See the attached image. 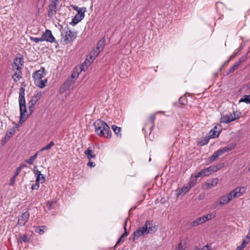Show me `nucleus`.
Returning <instances> with one entry per match:
<instances>
[{
    "instance_id": "obj_22",
    "label": "nucleus",
    "mask_w": 250,
    "mask_h": 250,
    "mask_svg": "<svg viewBox=\"0 0 250 250\" xmlns=\"http://www.w3.org/2000/svg\"><path fill=\"white\" fill-rule=\"evenodd\" d=\"M204 222H205L203 216L200 217L191 223V226L192 227H195L198 225L202 224Z\"/></svg>"
},
{
    "instance_id": "obj_39",
    "label": "nucleus",
    "mask_w": 250,
    "mask_h": 250,
    "mask_svg": "<svg viewBox=\"0 0 250 250\" xmlns=\"http://www.w3.org/2000/svg\"><path fill=\"white\" fill-rule=\"evenodd\" d=\"M128 219V218H126L124 222V229L125 230V232L122 235V237H125L127 236L128 234V233L127 232V230H126V224H127Z\"/></svg>"
},
{
    "instance_id": "obj_42",
    "label": "nucleus",
    "mask_w": 250,
    "mask_h": 250,
    "mask_svg": "<svg viewBox=\"0 0 250 250\" xmlns=\"http://www.w3.org/2000/svg\"><path fill=\"white\" fill-rule=\"evenodd\" d=\"M197 183V180L195 178L190 180V181L188 183V186H189V188L190 189L193 187Z\"/></svg>"
},
{
    "instance_id": "obj_5",
    "label": "nucleus",
    "mask_w": 250,
    "mask_h": 250,
    "mask_svg": "<svg viewBox=\"0 0 250 250\" xmlns=\"http://www.w3.org/2000/svg\"><path fill=\"white\" fill-rule=\"evenodd\" d=\"M66 28H67V30L66 31L65 35L62 37L61 40V42H62L63 44L73 41L77 37V32H72L70 30H69L68 26L65 28V29Z\"/></svg>"
},
{
    "instance_id": "obj_1",
    "label": "nucleus",
    "mask_w": 250,
    "mask_h": 250,
    "mask_svg": "<svg viewBox=\"0 0 250 250\" xmlns=\"http://www.w3.org/2000/svg\"><path fill=\"white\" fill-rule=\"evenodd\" d=\"M25 89L21 87L19 90V105L20 111V120L21 123L25 122L28 118L29 115L32 114L33 108L35 104L41 99L42 95L40 93H37L36 94L32 96L30 100L28 102V113L26 108L25 100L24 98Z\"/></svg>"
},
{
    "instance_id": "obj_17",
    "label": "nucleus",
    "mask_w": 250,
    "mask_h": 250,
    "mask_svg": "<svg viewBox=\"0 0 250 250\" xmlns=\"http://www.w3.org/2000/svg\"><path fill=\"white\" fill-rule=\"evenodd\" d=\"M15 71L14 74L12 76V78L15 82H18L21 78V70H13Z\"/></svg>"
},
{
    "instance_id": "obj_34",
    "label": "nucleus",
    "mask_w": 250,
    "mask_h": 250,
    "mask_svg": "<svg viewBox=\"0 0 250 250\" xmlns=\"http://www.w3.org/2000/svg\"><path fill=\"white\" fill-rule=\"evenodd\" d=\"M38 155V153H36L33 156H31L29 159L26 161V162L29 165H32L33 164L34 161L37 158Z\"/></svg>"
},
{
    "instance_id": "obj_43",
    "label": "nucleus",
    "mask_w": 250,
    "mask_h": 250,
    "mask_svg": "<svg viewBox=\"0 0 250 250\" xmlns=\"http://www.w3.org/2000/svg\"><path fill=\"white\" fill-rule=\"evenodd\" d=\"M30 40L31 41H34L36 43H38L39 42H43V38H42V37L41 38H37V37H30Z\"/></svg>"
},
{
    "instance_id": "obj_26",
    "label": "nucleus",
    "mask_w": 250,
    "mask_h": 250,
    "mask_svg": "<svg viewBox=\"0 0 250 250\" xmlns=\"http://www.w3.org/2000/svg\"><path fill=\"white\" fill-rule=\"evenodd\" d=\"M74 80L72 78H68L63 83V87L65 89L69 88L71 85L74 83Z\"/></svg>"
},
{
    "instance_id": "obj_56",
    "label": "nucleus",
    "mask_w": 250,
    "mask_h": 250,
    "mask_svg": "<svg viewBox=\"0 0 250 250\" xmlns=\"http://www.w3.org/2000/svg\"><path fill=\"white\" fill-rule=\"evenodd\" d=\"M87 166L88 167H94L95 166V164L94 162H91L90 161H89L88 163H87Z\"/></svg>"
},
{
    "instance_id": "obj_41",
    "label": "nucleus",
    "mask_w": 250,
    "mask_h": 250,
    "mask_svg": "<svg viewBox=\"0 0 250 250\" xmlns=\"http://www.w3.org/2000/svg\"><path fill=\"white\" fill-rule=\"evenodd\" d=\"M26 167V165H24V164H22V165H21V166H20L19 167H18L17 168H16V171H15V175L18 176L20 172H21V170L24 167Z\"/></svg>"
},
{
    "instance_id": "obj_44",
    "label": "nucleus",
    "mask_w": 250,
    "mask_h": 250,
    "mask_svg": "<svg viewBox=\"0 0 250 250\" xmlns=\"http://www.w3.org/2000/svg\"><path fill=\"white\" fill-rule=\"evenodd\" d=\"M201 171L202 172L203 177L208 176L209 174H210L209 172V170H208V168L207 167L205 169H203L201 170Z\"/></svg>"
},
{
    "instance_id": "obj_11",
    "label": "nucleus",
    "mask_w": 250,
    "mask_h": 250,
    "mask_svg": "<svg viewBox=\"0 0 250 250\" xmlns=\"http://www.w3.org/2000/svg\"><path fill=\"white\" fill-rule=\"evenodd\" d=\"M101 51V49H99V47H96L90 52L89 55V58L90 60H88L89 63H91V62H93V61L98 56Z\"/></svg>"
},
{
    "instance_id": "obj_53",
    "label": "nucleus",
    "mask_w": 250,
    "mask_h": 250,
    "mask_svg": "<svg viewBox=\"0 0 250 250\" xmlns=\"http://www.w3.org/2000/svg\"><path fill=\"white\" fill-rule=\"evenodd\" d=\"M197 250H211V248L208 245L203 247L202 248L198 249Z\"/></svg>"
},
{
    "instance_id": "obj_24",
    "label": "nucleus",
    "mask_w": 250,
    "mask_h": 250,
    "mask_svg": "<svg viewBox=\"0 0 250 250\" xmlns=\"http://www.w3.org/2000/svg\"><path fill=\"white\" fill-rule=\"evenodd\" d=\"M111 128L113 129L114 133L117 135L118 137H121L122 135L121 133V128L118 127L115 125H112Z\"/></svg>"
},
{
    "instance_id": "obj_61",
    "label": "nucleus",
    "mask_w": 250,
    "mask_h": 250,
    "mask_svg": "<svg viewBox=\"0 0 250 250\" xmlns=\"http://www.w3.org/2000/svg\"><path fill=\"white\" fill-rule=\"evenodd\" d=\"M222 149L224 151V153H226V152H229L230 151V150L229 149V148L227 147V146L222 148Z\"/></svg>"
},
{
    "instance_id": "obj_25",
    "label": "nucleus",
    "mask_w": 250,
    "mask_h": 250,
    "mask_svg": "<svg viewBox=\"0 0 250 250\" xmlns=\"http://www.w3.org/2000/svg\"><path fill=\"white\" fill-rule=\"evenodd\" d=\"M45 229H46V227L45 226L37 227L35 229V231L40 235H42L43 234Z\"/></svg>"
},
{
    "instance_id": "obj_57",
    "label": "nucleus",
    "mask_w": 250,
    "mask_h": 250,
    "mask_svg": "<svg viewBox=\"0 0 250 250\" xmlns=\"http://www.w3.org/2000/svg\"><path fill=\"white\" fill-rule=\"evenodd\" d=\"M201 176H202L203 177V175H202V172L201 171H200L199 172H198L196 175H195L194 176V178L195 179L198 178V177H200Z\"/></svg>"
},
{
    "instance_id": "obj_59",
    "label": "nucleus",
    "mask_w": 250,
    "mask_h": 250,
    "mask_svg": "<svg viewBox=\"0 0 250 250\" xmlns=\"http://www.w3.org/2000/svg\"><path fill=\"white\" fill-rule=\"evenodd\" d=\"M222 149L224 151V153H226V152H229L230 151V150L229 149V148L227 147V146L222 148Z\"/></svg>"
},
{
    "instance_id": "obj_19",
    "label": "nucleus",
    "mask_w": 250,
    "mask_h": 250,
    "mask_svg": "<svg viewBox=\"0 0 250 250\" xmlns=\"http://www.w3.org/2000/svg\"><path fill=\"white\" fill-rule=\"evenodd\" d=\"M218 180L217 178L213 179L211 182H208L205 184L207 189H209L211 187L216 186L218 183Z\"/></svg>"
},
{
    "instance_id": "obj_28",
    "label": "nucleus",
    "mask_w": 250,
    "mask_h": 250,
    "mask_svg": "<svg viewBox=\"0 0 250 250\" xmlns=\"http://www.w3.org/2000/svg\"><path fill=\"white\" fill-rule=\"evenodd\" d=\"M239 103L244 102L246 104H250V95H245L243 98L239 100Z\"/></svg>"
},
{
    "instance_id": "obj_58",
    "label": "nucleus",
    "mask_w": 250,
    "mask_h": 250,
    "mask_svg": "<svg viewBox=\"0 0 250 250\" xmlns=\"http://www.w3.org/2000/svg\"><path fill=\"white\" fill-rule=\"evenodd\" d=\"M71 7L74 10L76 11H78L80 9V8H79L78 6L75 5H72Z\"/></svg>"
},
{
    "instance_id": "obj_48",
    "label": "nucleus",
    "mask_w": 250,
    "mask_h": 250,
    "mask_svg": "<svg viewBox=\"0 0 250 250\" xmlns=\"http://www.w3.org/2000/svg\"><path fill=\"white\" fill-rule=\"evenodd\" d=\"M227 197L229 199V201H231L233 198H235L236 197H233V191H231L228 195H226Z\"/></svg>"
},
{
    "instance_id": "obj_10",
    "label": "nucleus",
    "mask_w": 250,
    "mask_h": 250,
    "mask_svg": "<svg viewBox=\"0 0 250 250\" xmlns=\"http://www.w3.org/2000/svg\"><path fill=\"white\" fill-rule=\"evenodd\" d=\"M220 131L221 126L219 125H216L209 131V137L212 138L218 137L219 135Z\"/></svg>"
},
{
    "instance_id": "obj_16",
    "label": "nucleus",
    "mask_w": 250,
    "mask_h": 250,
    "mask_svg": "<svg viewBox=\"0 0 250 250\" xmlns=\"http://www.w3.org/2000/svg\"><path fill=\"white\" fill-rule=\"evenodd\" d=\"M84 154L87 156V158L90 160L91 159H94L95 158L96 155L94 153V151L88 147L87 150L84 151Z\"/></svg>"
},
{
    "instance_id": "obj_45",
    "label": "nucleus",
    "mask_w": 250,
    "mask_h": 250,
    "mask_svg": "<svg viewBox=\"0 0 250 250\" xmlns=\"http://www.w3.org/2000/svg\"><path fill=\"white\" fill-rule=\"evenodd\" d=\"M179 103L181 105H185L187 103L186 97L185 96H181L179 98Z\"/></svg>"
},
{
    "instance_id": "obj_51",
    "label": "nucleus",
    "mask_w": 250,
    "mask_h": 250,
    "mask_svg": "<svg viewBox=\"0 0 250 250\" xmlns=\"http://www.w3.org/2000/svg\"><path fill=\"white\" fill-rule=\"evenodd\" d=\"M33 170L34 172V174L36 175V177H37V175H39V174H41V171H40L38 168L37 166H34L33 168Z\"/></svg>"
},
{
    "instance_id": "obj_15",
    "label": "nucleus",
    "mask_w": 250,
    "mask_h": 250,
    "mask_svg": "<svg viewBox=\"0 0 250 250\" xmlns=\"http://www.w3.org/2000/svg\"><path fill=\"white\" fill-rule=\"evenodd\" d=\"M190 189V188H189V186L188 185L184 186L181 188L177 189L176 190L177 194L178 196L184 195L187 193Z\"/></svg>"
},
{
    "instance_id": "obj_33",
    "label": "nucleus",
    "mask_w": 250,
    "mask_h": 250,
    "mask_svg": "<svg viewBox=\"0 0 250 250\" xmlns=\"http://www.w3.org/2000/svg\"><path fill=\"white\" fill-rule=\"evenodd\" d=\"M30 238L27 237L26 235H23L21 238L18 240V243H22L28 242Z\"/></svg>"
},
{
    "instance_id": "obj_12",
    "label": "nucleus",
    "mask_w": 250,
    "mask_h": 250,
    "mask_svg": "<svg viewBox=\"0 0 250 250\" xmlns=\"http://www.w3.org/2000/svg\"><path fill=\"white\" fill-rule=\"evenodd\" d=\"M29 216V213L28 211L23 213L18 220V224L21 226H24L27 222Z\"/></svg>"
},
{
    "instance_id": "obj_3",
    "label": "nucleus",
    "mask_w": 250,
    "mask_h": 250,
    "mask_svg": "<svg viewBox=\"0 0 250 250\" xmlns=\"http://www.w3.org/2000/svg\"><path fill=\"white\" fill-rule=\"evenodd\" d=\"M94 125L97 135L107 138H111V131L110 130L109 126L105 122L98 119L94 122Z\"/></svg>"
},
{
    "instance_id": "obj_36",
    "label": "nucleus",
    "mask_w": 250,
    "mask_h": 250,
    "mask_svg": "<svg viewBox=\"0 0 250 250\" xmlns=\"http://www.w3.org/2000/svg\"><path fill=\"white\" fill-rule=\"evenodd\" d=\"M55 201H48L45 204L46 207L48 209L50 210L52 208H53L54 205L55 204Z\"/></svg>"
},
{
    "instance_id": "obj_52",
    "label": "nucleus",
    "mask_w": 250,
    "mask_h": 250,
    "mask_svg": "<svg viewBox=\"0 0 250 250\" xmlns=\"http://www.w3.org/2000/svg\"><path fill=\"white\" fill-rule=\"evenodd\" d=\"M224 7V5L221 2H216V10L217 11H218V8L219 7Z\"/></svg>"
},
{
    "instance_id": "obj_47",
    "label": "nucleus",
    "mask_w": 250,
    "mask_h": 250,
    "mask_svg": "<svg viewBox=\"0 0 250 250\" xmlns=\"http://www.w3.org/2000/svg\"><path fill=\"white\" fill-rule=\"evenodd\" d=\"M17 177V175H14L10 179V185L13 186L15 183L16 178Z\"/></svg>"
},
{
    "instance_id": "obj_62",
    "label": "nucleus",
    "mask_w": 250,
    "mask_h": 250,
    "mask_svg": "<svg viewBox=\"0 0 250 250\" xmlns=\"http://www.w3.org/2000/svg\"><path fill=\"white\" fill-rule=\"evenodd\" d=\"M245 240H247L249 242L250 240V230H249V233L247 235Z\"/></svg>"
},
{
    "instance_id": "obj_40",
    "label": "nucleus",
    "mask_w": 250,
    "mask_h": 250,
    "mask_svg": "<svg viewBox=\"0 0 250 250\" xmlns=\"http://www.w3.org/2000/svg\"><path fill=\"white\" fill-rule=\"evenodd\" d=\"M209 138L210 137H206L204 139L201 140L198 143V144L201 146H203L204 145L207 144L208 143Z\"/></svg>"
},
{
    "instance_id": "obj_63",
    "label": "nucleus",
    "mask_w": 250,
    "mask_h": 250,
    "mask_svg": "<svg viewBox=\"0 0 250 250\" xmlns=\"http://www.w3.org/2000/svg\"><path fill=\"white\" fill-rule=\"evenodd\" d=\"M217 151L218 153L219 154V156H221L223 154L225 153L224 152V151L223 150L222 148L218 150Z\"/></svg>"
},
{
    "instance_id": "obj_2",
    "label": "nucleus",
    "mask_w": 250,
    "mask_h": 250,
    "mask_svg": "<svg viewBox=\"0 0 250 250\" xmlns=\"http://www.w3.org/2000/svg\"><path fill=\"white\" fill-rule=\"evenodd\" d=\"M157 229L156 226L152 221L147 220L143 226L140 227L131 234L129 239L134 241L141 236L154 233Z\"/></svg>"
},
{
    "instance_id": "obj_20",
    "label": "nucleus",
    "mask_w": 250,
    "mask_h": 250,
    "mask_svg": "<svg viewBox=\"0 0 250 250\" xmlns=\"http://www.w3.org/2000/svg\"><path fill=\"white\" fill-rule=\"evenodd\" d=\"M216 213L215 211H212L211 213H208L205 215L203 216V217L204 218V222L208 220H209L211 219L212 218H214L216 216Z\"/></svg>"
},
{
    "instance_id": "obj_13",
    "label": "nucleus",
    "mask_w": 250,
    "mask_h": 250,
    "mask_svg": "<svg viewBox=\"0 0 250 250\" xmlns=\"http://www.w3.org/2000/svg\"><path fill=\"white\" fill-rule=\"evenodd\" d=\"M15 132V127H12L10 129H9L6 132V135H5L4 139L1 142V144L4 145L7 141L10 139L11 136L14 134Z\"/></svg>"
},
{
    "instance_id": "obj_55",
    "label": "nucleus",
    "mask_w": 250,
    "mask_h": 250,
    "mask_svg": "<svg viewBox=\"0 0 250 250\" xmlns=\"http://www.w3.org/2000/svg\"><path fill=\"white\" fill-rule=\"evenodd\" d=\"M237 69L236 67L233 65L232 66L229 70V73H231L234 72Z\"/></svg>"
},
{
    "instance_id": "obj_35",
    "label": "nucleus",
    "mask_w": 250,
    "mask_h": 250,
    "mask_svg": "<svg viewBox=\"0 0 250 250\" xmlns=\"http://www.w3.org/2000/svg\"><path fill=\"white\" fill-rule=\"evenodd\" d=\"M155 116L154 115H151L149 117V121L150 122V123L151 124V126L150 127V129H152V128L154 126V120H155Z\"/></svg>"
},
{
    "instance_id": "obj_14",
    "label": "nucleus",
    "mask_w": 250,
    "mask_h": 250,
    "mask_svg": "<svg viewBox=\"0 0 250 250\" xmlns=\"http://www.w3.org/2000/svg\"><path fill=\"white\" fill-rule=\"evenodd\" d=\"M245 188H235L232 191L233 192V197H238L242 195L245 192Z\"/></svg>"
},
{
    "instance_id": "obj_23",
    "label": "nucleus",
    "mask_w": 250,
    "mask_h": 250,
    "mask_svg": "<svg viewBox=\"0 0 250 250\" xmlns=\"http://www.w3.org/2000/svg\"><path fill=\"white\" fill-rule=\"evenodd\" d=\"M222 165L221 164H219L217 165H213L211 166L210 167H208V170H209V172L211 174L212 172H215L217 171L219 169L221 168Z\"/></svg>"
},
{
    "instance_id": "obj_29",
    "label": "nucleus",
    "mask_w": 250,
    "mask_h": 250,
    "mask_svg": "<svg viewBox=\"0 0 250 250\" xmlns=\"http://www.w3.org/2000/svg\"><path fill=\"white\" fill-rule=\"evenodd\" d=\"M45 181V176H43L42 174H39V175H37L36 177V179L35 182H41V183H43Z\"/></svg>"
},
{
    "instance_id": "obj_18",
    "label": "nucleus",
    "mask_w": 250,
    "mask_h": 250,
    "mask_svg": "<svg viewBox=\"0 0 250 250\" xmlns=\"http://www.w3.org/2000/svg\"><path fill=\"white\" fill-rule=\"evenodd\" d=\"M84 17L81 16V15H79L77 14L73 18L71 22H70V24L74 25L81 21L84 18Z\"/></svg>"
},
{
    "instance_id": "obj_49",
    "label": "nucleus",
    "mask_w": 250,
    "mask_h": 250,
    "mask_svg": "<svg viewBox=\"0 0 250 250\" xmlns=\"http://www.w3.org/2000/svg\"><path fill=\"white\" fill-rule=\"evenodd\" d=\"M236 146V143H231L227 146V147L229 148V149L230 150L233 149Z\"/></svg>"
},
{
    "instance_id": "obj_7",
    "label": "nucleus",
    "mask_w": 250,
    "mask_h": 250,
    "mask_svg": "<svg viewBox=\"0 0 250 250\" xmlns=\"http://www.w3.org/2000/svg\"><path fill=\"white\" fill-rule=\"evenodd\" d=\"M239 116L236 115V114L233 112V114L229 113L225 115H223L221 117V122L225 124L229 123L232 121H234L236 119H238Z\"/></svg>"
},
{
    "instance_id": "obj_32",
    "label": "nucleus",
    "mask_w": 250,
    "mask_h": 250,
    "mask_svg": "<svg viewBox=\"0 0 250 250\" xmlns=\"http://www.w3.org/2000/svg\"><path fill=\"white\" fill-rule=\"evenodd\" d=\"M104 45H105V38H103L98 43L97 47H99V49H101V50H102L103 49Z\"/></svg>"
},
{
    "instance_id": "obj_50",
    "label": "nucleus",
    "mask_w": 250,
    "mask_h": 250,
    "mask_svg": "<svg viewBox=\"0 0 250 250\" xmlns=\"http://www.w3.org/2000/svg\"><path fill=\"white\" fill-rule=\"evenodd\" d=\"M39 183V182H36V183L32 186L31 189L32 190L38 189L40 187Z\"/></svg>"
},
{
    "instance_id": "obj_60",
    "label": "nucleus",
    "mask_w": 250,
    "mask_h": 250,
    "mask_svg": "<svg viewBox=\"0 0 250 250\" xmlns=\"http://www.w3.org/2000/svg\"><path fill=\"white\" fill-rule=\"evenodd\" d=\"M222 149L224 151V153H226V152H229L230 151V150L229 149V148L227 147V146L222 148Z\"/></svg>"
},
{
    "instance_id": "obj_38",
    "label": "nucleus",
    "mask_w": 250,
    "mask_h": 250,
    "mask_svg": "<svg viewBox=\"0 0 250 250\" xmlns=\"http://www.w3.org/2000/svg\"><path fill=\"white\" fill-rule=\"evenodd\" d=\"M86 11V8L84 7H81L80 9L77 11V14L79 15H81V16H85V12Z\"/></svg>"
},
{
    "instance_id": "obj_46",
    "label": "nucleus",
    "mask_w": 250,
    "mask_h": 250,
    "mask_svg": "<svg viewBox=\"0 0 250 250\" xmlns=\"http://www.w3.org/2000/svg\"><path fill=\"white\" fill-rule=\"evenodd\" d=\"M244 61V58L243 57L241 58L238 61L234 63V65L237 68L238 66L240 65V64Z\"/></svg>"
},
{
    "instance_id": "obj_21",
    "label": "nucleus",
    "mask_w": 250,
    "mask_h": 250,
    "mask_svg": "<svg viewBox=\"0 0 250 250\" xmlns=\"http://www.w3.org/2000/svg\"><path fill=\"white\" fill-rule=\"evenodd\" d=\"M186 241L185 240H181L176 247V250H185Z\"/></svg>"
},
{
    "instance_id": "obj_54",
    "label": "nucleus",
    "mask_w": 250,
    "mask_h": 250,
    "mask_svg": "<svg viewBox=\"0 0 250 250\" xmlns=\"http://www.w3.org/2000/svg\"><path fill=\"white\" fill-rule=\"evenodd\" d=\"M220 205L221 206V205L220 204V202H216L212 204V208H218L219 207Z\"/></svg>"
},
{
    "instance_id": "obj_8",
    "label": "nucleus",
    "mask_w": 250,
    "mask_h": 250,
    "mask_svg": "<svg viewBox=\"0 0 250 250\" xmlns=\"http://www.w3.org/2000/svg\"><path fill=\"white\" fill-rule=\"evenodd\" d=\"M23 58L21 57H16L14 60V62L12 64V68L13 70H21L23 67Z\"/></svg>"
},
{
    "instance_id": "obj_30",
    "label": "nucleus",
    "mask_w": 250,
    "mask_h": 250,
    "mask_svg": "<svg viewBox=\"0 0 250 250\" xmlns=\"http://www.w3.org/2000/svg\"><path fill=\"white\" fill-rule=\"evenodd\" d=\"M220 156L217 151H215L214 153L209 158V161L210 163H212L213 161L216 160L218 157Z\"/></svg>"
},
{
    "instance_id": "obj_31",
    "label": "nucleus",
    "mask_w": 250,
    "mask_h": 250,
    "mask_svg": "<svg viewBox=\"0 0 250 250\" xmlns=\"http://www.w3.org/2000/svg\"><path fill=\"white\" fill-rule=\"evenodd\" d=\"M54 145H55L54 142L53 141H51L47 145H46L44 147L41 148L40 151H43L44 150L50 149L51 148V147H52Z\"/></svg>"
},
{
    "instance_id": "obj_64",
    "label": "nucleus",
    "mask_w": 250,
    "mask_h": 250,
    "mask_svg": "<svg viewBox=\"0 0 250 250\" xmlns=\"http://www.w3.org/2000/svg\"><path fill=\"white\" fill-rule=\"evenodd\" d=\"M121 242H124V240H122V238H121V237H120V238H119V239L118 240V241H117V242L116 243V244L115 245V246H114V248Z\"/></svg>"
},
{
    "instance_id": "obj_27",
    "label": "nucleus",
    "mask_w": 250,
    "mask_h": 250,
    "mask_svg": "<svg viewBox=\"0 0 250 250\" xmlns=\"http://www.w3.org/2000/svg\"><path fill=\"white\" fill-rule=\"evenodd\" d=\"M220 204L221 206L228 204L229 201V199L227 197L226 195H224L220 198Z\"/></svg>"
},
{
    "instance_id": "obj_37",
    "label": "nucleus",
    "mask_w": 250,
    "mask_h": 250,
    "mask_svg": "<svg viewBox=\"0 0 250 250\" xmlns=\"http://www.w3.org/2000/svg\"><path fill=\"white\" fill-rule=\"evenodd\" d=\"M249 243V242L247 240L244 239L242 242V244H241V245L238 246L237 248L239 250H243L246 247L247 244H248Z\"/></svg>"
},
{
    "instance_id": "obj_6",
    "label": "nucleus",
    "mask_w": 250,
    "mask_h": 250,
    "mask_svg": "<svg viewBox=\"0 0 250 250\" xmlns=\"http://www.w3.org/2000/svg\"><path fill=\"white\" fill-rule=\"evenodd\" d=\"M42 38H43V41L48 42L51 43H57L56 40L53 36L51 30H46L45 31L42 33Z\"/></svg>"
},
{
    "instance_id": "obj_9",
    "label": "nucleus",
    "mask_w": 250,
    "mask_h": 250,
    "mask_svg": "<svg viewBox=\"0 0 250 250\" xmlns=\"http://www.w3.org/2000/svg\"><path fill=\"white\" fill-rule=\"evenodd\" d=\"M58 0H52L48 6V16L52 18L56 13Z\"/></svg>"
},
{
    "instance_id": "obj_4",
    "label": "nucleus",
    "mask_w": 250,
    "mask_h": 250,
    "mask_svg": "<svg viewBox=\"0 0 250 250\" xmlns=\"http://www.w3.org/2000/svg\"><path fill=\"white\" fill-rule=\"evenodd\" d=\"M44 75L45 69L44 67H42V70H37L33 73L32 77L34 80L36 85L41 88H44L47 83V79L42 80Z\"/></svg>"
}]
</instances>
